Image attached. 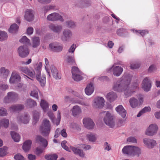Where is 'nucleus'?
Masks as SVG:
<instances>
[{
  "label": "nucleus",
  "mask_w": 160,
  "mask_h": 160,
  "mask_svg": "<svg viewBox=\"0 0 160 160\" xmlns=\"http://www.w3.org/2000/svg\"><path fill=\"white\" fill-rule=\"evenodd\" d=\"M132 76L130 75H124L120 79L114 82L112 87L113 89L118 92L123 91L126 97L131 96L134 91L133 88H137L138 86L137 83L134 86L129 87Z\"/></svg>",
  "instance_id": "1"
},
{
  "label": "nucleus",
  "mask_w": 160,
  "mask_h": 160,
  "mask_svg": "<svg viewBox=\"0 0 160 160\" xmlns=\"http://www.w3.org/2000/svg\"><path fill=\"white\" fill-rule=\"evenodd\" d=\"M124 154L128 155L139 157L141 153V149L138 147L134 146H125L122 149Z\"/></svg>",
  "instance_id": "2"
},
{
  "label": "nucleus",
  "mask_w": 160,
  "mask_h": 160,
  "mask_svg": "<svg viewBox=\"0 0 160 160\" xmlns=\"http://www.w3.org/2000/svg\"><path fill=\"white\" fill-rule=\"evenodd\" d=\"M42 66V63L41 62H40L36 64L35 67V69L36 72H35L36 78L39 82L41 85L42 87H43L45 85L46 79L45 75H42V77L40 76Z\"/></svg>",
  "instance_id": "3"
},
{
  "label": "nucleus",
  "mask_w": 160,
  "mask_h": 160,
  "mask_svg": "<svg viewBox=\"0 0 160 160\" xmlns=\"http://www.w3.org/2000/svg\"><path fill=\"white\" fill-rule=\"evenodd\" d=\"M158 127L156 123H152L150 124L145 130V134L149 137L153 136L158 132Z\"/></svg>",
  "instance_id": "4"
},
{
  "label": "nucleus",
  "mask_w": 160,
  "mask_h": 160,
  "mask_svg": "<svg viewBox=\"0 0 160 160\" xmlns=\"http://www.w3.org/2000/svg\"><path fill=\"white\" fill-rule=\"evenodd\" d=\"M72 78L73 80L77 82L82 80L83 77L82 72L76 66L72 67Z\"/></svg>",
  "instance_id": "5"
},
{
  "label": "nucleus",
  "mask_w": 160,
  "mask_h": 160,
  "mask_svg": "<svg viewBox=\"0 0 160 160\" xmlns=\"http://www.w3.org/2000/svg\"><path fill=\"white\" fill-rule=\"evenodd\" d=\"M50 124L48 120L45 119L40 128L41 133L44 135L48 134L50 131Z\"/></svg>",
  "instance_id": "6"
},
{
  "label": "nucleus",
  "mask_w": 160,
  "mask_h": 160,
  "mask_svg": "<svg viewBox=\"0 0 160 160\" xmlns=\"http://www.w3.org/2000/svg\"><path fill=\"white\" fill-rule=\"evenodd\" d=\"M103 120L105 124L111 128H113L115 126V122L113 116L111 113L107 112Z\"/></svg>",
  "instance_id": "7"
},
{
  "label": "nucleus",
  "mask_w": 160,
  "mask_h": 160,
  "mask_svg": "<svg viewBox=\"0 0 160 160\" xmlns=\"http://www.w3.org/2000/svg\"><path fill=\"white\" fill-rule=\"evenodd\" d=\"M107 71L108 72H110L112 71L113 74L114 76L118 77L122 74L123 69L120 66H115V64L111 67L107 69Z\"/></svg>",
  "instance_id": "8"
},
{
  "label": "nucleus",
  "mask_w": 160,
  "mask_h": 160,
  "mask_svg": "<svg viewBox=\"0 0 160 160\" xmlns=\"http://www.w3.org/2000/svg\"><path fill=\"white\" fill-rule=\"evenodd\" d=\"M104 102L105 100L103 98L98 97L94 100L92 106L95 108H101L104 106Z\"/></svg>",
  "instance_id": "9"
},
{
  "label": "nucleus",
  "mask_w": 160,
  "mask_h": 160,
  "mask_svg": "<svg viewBox=\"0 0 160 160\" xmlns=\"http://www.w3.org/2000/svg\"><path fill=\"white\" fill-rule=\"evenodd\" d=\"M47 18L48 20L52 22L58 20L61 22L64 21L62 16L57 12H53L49 14L47 16Z\"/></svg>",
  "instance_id": "10"
},
{
  "label": "nucleus",
  "mask_w": 160,
  "mask_h": 160,
  "mask_svg": "<svg viewBox=\"0 0 160 160\" xmlns=\"http://www.w3.org/2000/svg\"><path fill=\"white\" fill-rule=\"evenodd\" d=\"M141 86L144 91L148 92L150 91L152 87V83L150 78L149 77L145 78L142 81Z\"/></svg>",
  "instance_id": "11"
},
{
  "label": "nucleus",
  "mask_w": 160,
  "mask_h": 160,
  "mask_svg": "<svg viewBox=\"0 0 160 160\" xmlns=\"http://www.w3.org/2000/svg\"><path fill=\"white\" fill-rule=\"evenodd\" d=\"M18 70L22 73L26 74L32 78L35 77L36 73L35 71L34 70L31 71L27 67H19Z\"/></svg>",
  "instance_id": "12"
},
{
  "label": "nucleus",
  "mask_w": 160,
  "mask_h": 160,
  "mask_svg": "<svg viewBox=\"0 0 160 160\" xmlns=\"http://www.w3.org/2000/svg\"><path fill=\"white\" fill-rule=\"evenodd\" d=\"M30 118L28 114L25 113L22 115L19 114L17 117V121L19 123L27 124L28 123Z\"/></svg>",
  "instance_id": "13"
},
{
  "label": "nucleus",
  "mask_w": 160,
  "mask_h": 160,
  "mask_svg": "<svg viewBox=\"0 0 160 160\" xmlns=\"http://www.w3.org/2000/svg\"><path fill=\"white\" fill-rule=\"evenodd\" d=\"M18 97V94L15 92H9L8 93L7 96L5 98L4 101L6 103L9 102L17 100Z\"/></svg>",
  "instance_id": "14"
},
{
  "label": "nucleus",
  "mask_w": 160,
  "mask_h": 160,
  "mask_svg": "<svg viewBox=\"0 0 160 160\" xmlns=\"http://www.w3.org/2000/svg\"><path fill=\"white\" fill-rule=\"evenodd\" d=\"M48 114L54 124H56L57 126L59 124L61 120V113L59 111H58L57 119L55 118L54 114L52 111L48 112Z\"/></svg>",
  "instance_id": "15"
},
{
  "label": "nucleus",
  "mask_w": 160,
  "mask_h": 160,
  "mask_svg": "<svg viewBox=\"0 0 160 160\" xmlns=\"http://www.w3.org/2000/svg\"><path fill=\"white\" fill-rule=\"evenodd\" d=\"M21 80V77L19 74L16 71H13L9 79V82L11 84H13Z\"/></svg>",
  "instance_id": "16"
},
{
  "label": "nucleus",
  "mask_w": 160,
  "mask_h": 160,
  "mask_svg": "<svg viewBox=\"0 0 160 160\" xmlns=\"http://www.w3.org/2000/svg\"><path fill=\"white\" fill-rule=\"evenodd\" d=\"M63 36L61 39L63 41H67L69 40L72 36V33L69 29H66L63 30L62 32Z\"/></svg>",
  "instance_id": "17"
},
{
  "label": "nucleus",
  "mask_w": 160,
  "mask_h": 160,
  "mask_svg": "<svg viewBox=\"0 0 160 160\" xmlns=\"http://www.w3.org/2000/svg\"><path fill=\"white\" fill-rule=\"evenodd\" d=\"M83 123L84 127L88 129H93L95 124L93 121L90 118H87L83 119Z\"/></svg>",
  "instance_id": "18"
},
{
  "label": "nucleus",
  "mask_w": 160,
  "mask_h": 160,
  "mask_svg": "<svg viewBox=\"0 0 160 160\" xmlns=\"http://www.w3.org/2000/svg\"><path fill=\"white\" fill-rule=\"evenodd\" d=\"M19 55L22 58L27 57L29 53V51L27 47L26 46H21L18 49Z\"/></svg>",
  "instance_id": "19"
},
{
  "label": "nucleus",
  "mask_w": 160,
  "mask_h": 160,
  "mask_svg": "<svg viewBox=\"0 0 160 160\" xmlns=\"http://www.w3.org/2000/svg\"><path fill=\"white\" fill-rule=\"evenodd\" d=\"M34 18V12L32 9H27L25 12L24 19L27 21L30 22L32 21Z\"/></svg>",
  "instance_id": "20"
},
{
  "label": "nucleus",
  "mask_w": 160,
  "mask_h": 160,
  "mask_svg": "<svg viewBox=\"0 0 160 160\" xmlns=\"http://www.w3.org/2000/svg\"><path fill=\"white\" fill-rule=\"evenodd\" d=\"M50 30L53 32L59 34L61 32L62 27V26L54 23H51L48 26Z\"/></svg>",
  "instance_id": "21"
},
{
  "label": "nucleus",
  "mask_w": 160,
  "mask_h": 160,
  "mask_svg": "<svg viewBox=\"0 0 160 160\" xmlns=\"http://www.w3.org/2000/svg\"><path fill=\"white\" fill-rule=\"evenodd\" d=\"M49 46L52 50L56 52L61 51L63 48V45L58 43H51Z\"/></svg>",
  "instance_id": "22"
},
{
  "label": "nucleus",
  "mask_w": 160,
  "mask_h": 160,
  "mask_svg": "<svg viewBox=\"0 0 160 160\" xmlns=\"http://www.w3.org/2000/svg\"><path fill=\"white\" fill-rule=\"evenodd\" d=\"M115 110L122 118H124L126 117L127 112L122 105H119L116 107Z\"/></svg>",
  "instance_id": "23"
},
{
  "label": "nucleus",
  "mask_w": 160,
  "mask_h": 160,
  "mask_svg": "<svg viewBox=\"0 0 160 160\" xmlns=\"http://www.w3.org/2000/svg\"><path fill=\"white\" fill-rule=\"evenodd\" d=\"M10 73V71L5 67H2L0 68V76L3 78H6Z\"/></svg>",
  "instance_id": "24"
},
{
  "label": "nucleus",
  "mask_w": 160,
  "mask_h": 160,
  "mask_svg": "<svg viewBox=\"0 0 160 160\" xmlns=\"http://www.w3.org/2000/svg\"><path fill=\"white\" fill-rule=\"evenodd\" d=\"M106 97L108 100L110 102L115 101L117 98L116 93L113 91H111L108 93Z\"/></svg>",
  "instance_id": "25"
},
{
  "label": "nucleus",
  "mask_w": 160,
  "mask_h": 160,
  "mask_svg": "<svg viewBox=\"0 0 160 160\" xmlns=\"http://www.w3.org/2000/svg\"><path fill=\"white\" fill-rule=\"evenodd\" d=\"M70 148L75 154L78 155L81 157H84L85 154L82 150L73 146H71Z\"/></svg>",
  "instance_id": "26"
},
{
  "label": "nucleus",
  "mask_w": 160,
  "mask_h": 160,
  "mask_svg": "<svg viewBox=\"0 0 160 160\" xmlns=\"http://www.w3.org/2000/svg\"><path fill=\"white\" fill-rule=\"evenodd\" d=\"M71 111L72 115L74 117L79 115L82 112L81 108L78 105L73 106Z\"/></svg>",
  "instance_id": "27"
},
{
  "label": "nucleus",
  "mask_w": 160,
  "mask_h": 160,
  "mask_svg": "<svg viewBox=\"0 0 160 160\" xmlns=\"http://www.w3.org/2000/svg\"><path fill=\"white\" fill-rule=\"evenodd\" d=\"M94 91V88L92 83L88 84L85 89V92L86 94L89 96L91 95Z\"/></svg>",
  "instance_id": "28"
},
{
  "label": "nucleus",
  "mask_w": 160,
  "mask_h": 160,
  "mask_svg": "<svg viewBox=\"0 0 160 160\" xmlns=\"http://www.w3.org/2000/svg\"><path fill=\"white\" fill-rule=\"evenodd\" d=\"M129 102L131 107L132 108H136L139 106L138 101L134 98H131Z\"/></svg>",
  "instance_id": "29"
},
{
  "label": "nucleus",
  "mask_w": 160,
  "mask_h": 160,
  "mask_svg": "<svg viewBox=\"0 0 160 160\" xmlns=\"http://www.w3.org/2000/svg\"><path fill=\"white\" fill-rule=\"evenodd\" d=\"M50 68L53 77L56 79H60V76L59 75L58 71L55 66L51 65Z\"/></svg>",
  "instance_id": "30"
},
{
  "label": "nucleus",
  "mask_w": 160,
  "mask_h": 160,
  "mask_svg": "<svg viewBox=\"0 0 160 160\" xmlns=\"http://www.w3.org/2000/svg\"><path fill=\"white\" fill-rule=\"evenodd\" d=\"M24 106L23 105L18 104L12 105L9 108L11 112H15L18 110H21L24 108Z\"/></svg>",
  "instance_id": "31"
},
{
  "label": "nucleus",
  "mask_w": 160,
  "mask_h": 160,
  "mask_svg": "<svg viewBox=\"0 0 160 160\" xmlns=\"http://www.w3.org/2000/svg\"><path fill=\"white\" fill-rule=\"evenodd\" d=\"M25 105L28 107L31 108L36 106L37 104L36 102L33 100L29 99L26 100Z\"/></svg>",
  "instance_id": "32"
},
{
  "label": "nucleus",
  "mask_w": 160,
  "mask_h": 160,
  "mask_svg": "<svg viewBox=\"0 0 160 160\" xmlns=\"http://www.w3.org/2000/svg\"><path fill=\"white\" fill-rule=\"evenodd\" d=\"M32 141H25L22 146L23 150L26 152L29 151L31 147Z\"/></svg>",
  "instance_id": "33"
},
{
  "label": "nucleus",
  "mask_w": 160,
  "mask_h": 160,
  "mask_svg": "<svg viewBox=\"0 0 160 160\" xmlns=\"http://www.w3.org/2000/svg\"><path fill=\"white\" fill-rule=\"evenodd\" d=\"M67 54V57L66 59L67 62L69 64L72 65L76 64V62L74 57V54L72 56H70Z\"/></svg>",
  "instance_id": "34"
},
{
  "label": "nucleus",
  "mask_w": 160,
  "mask_h": 160,
  "mask_svg": "<svg viewBox=\"0 0 160 160\" xmlns=\"http://www.w3.org/2000/svg\"><path fill=\"white\" fill-rule=\"evenodd\" d=\"M32 47L35 48L39 46L40 44V40L38 37H35L32 38Z\"/></svg>",
  "instance_id": "35"
},
{
  "label": "nucleus",
  "mask_w": 160,
  "mask_h": 160,
  "mask_svg": "<svg viewBox=\"0 0 160 160\" xmlns=\"http://www.w3.org/2000/svg\"><path fill=\"white\" fill-rule=\"evenodd\" d=\"M151 108L150 107H145L138 112L137 115V117H140L144 113L150 112L151 111Z\"/></svg>",
  "instance_id": "36"
},
{
  "label": "nucleus",
  "mask_w": 160,
  "mask_h": 160,
  "mask_svg": "<svg viewBox=\"0 0 160 160\" xmlns=\"http://www.w3.org/2000/svg\"><path fill=\"white\" fill-rule=\"evenodd\" d=\"M144 144L149 148H152L156 144V141H143Z\"/></svg>",
  "instance_id": "37"
},
{
  "label": "nucleus",
  "mask_w": 160,
  "mask_h": 160,
  "mask_svg": "<svg viewBox=\"0 0 160 160\" xmlns=\"http://www.w3.org/2000/svg\"><path fill=\"white\" fill-rule=\"evenodd\" d=\"M86 137V139L88 140H95L98 139L96 134L90 132L87 133Z\"/></svg>",
  "instance_id": "38"
},
{
  "label": "nucleus",
  "mask_w": 160,
  "mask_h": 160,
  "mask_svg": "<svg viewBox=\"0 0 160 160\" xmlns=\"http://www.w3.org/2000/svg\"><path fill=\"white\" fill-rule=\"evenodd\" d=\"M8 35L7 33L4 31L0 30V41H3L7 40Z\"/></svg>",
  "instance_id": "39"
},
{
  "label": "nucleus",
  "mask_w": 160,
  "mask_h": 160,
  "mask_svg": "<svg viewBox=\"0 0 160 160\" xmlns=\"http://www.w3.org/2000/svg\"><path fill=\"white\" fill-rule=\"evenodd\" d=\"M39 90L38 88L35 86L34 87L33 89L32 90L30 93V95L37 99H38Z\"/></svg>",
  "instance_id": "40"
},
{
  "label": "nucleus",
  "mask_w": 160,
  "mask_h": 160,
  "mask_svg": "<svg viewBox=\"0 0 160 160\" xmlns=\"http://www.w3.org/2000/svg\"><path fill=\"white\" fill-rule=\"evenodd\" d=\"M18 26L16 24H13L10 26L8 31L10 33H15L18 31Z\"/></svg>",
  "instance_id": "41"
},
{
  "label": "nucleus",
  "mask_w": 160,
  "mask_h": 160,
  "mask_svg": "<svg viewBox=\"0 0 160 160\" xmlns=\"http://www.w3.org/2000/svg\"><path fill=\"white\" fill-rule=\"evenodd\" d=\"M40 106L44 112L47 111L48 108V104L46 101L42 100L40 102Z\"/></svg>",
  "instance_id": "42"
},
{
  "label": "nucleus",
  "mask_w": 160,
  "mask_h": 160,
  "mask_svg": "<svg viewBox=\"0 0 160 160\" xmlns=\"http://www.w3.org/2000/svg\"><path fill=\"white\" fill-rule=\"evenodd\" d=\"M40 113L39 112L35 110L33 112V119L35 123H36L39 120L40 117Z\"/></svg>",
  "instance_id": "43"
},
{
  "label": "nucleus",
  "mask_w": 160,
  "mask_h": 160,
  "mask_svg": "<svg viewBox=\"0 0 160 160\" xmlns=\"http://www.w3.org/2000/svg\"><path fill=\"white\" fill-rule=\"evenodd\" d=\"M9 124V120L7 119L3 118L0 121V124L1 126H2L5 128H8Z\"/></svg>",
  "instance_id": "44"
},
{
  "label": "nucleus",
  "mask_w": 160,
  "mask_h": 160,
  "mask_svg": "<svg viewBox=\"0 0 160 160\" xmlns=\"http://www.w3.org/2000/svg\"><path fill=\"white\" fill-rule=\"evenodd\" d=\"M58 157V155L54 154L46 155L45 156V158L47 160H57Z\"/></svg>",
  "instance_id": "45"
},
{
  "label": "nucleus",
  "mask_w": 160,
  "mask_h": 160,
  "mask_svg": "<svg viewBox=\"0 0 160 160\" xmlns=\"http://www.w3.org/2000/svg\"><path fill=\"white\" fill-rule=\"evenodd\" d=\"M131 30L133 32L135 33L137 35L140 34L141 36H144L146 34L148 33V31L146 30H139L138 31L136 30L132 29Z\"/></svg>",
  "instance_id": "46"
},
{
  "label": "nucleus",
  "mask_w": 160,
  "mask_h": 160,
  "mask_svg": "<svg viewBox=\"0 0 160 160\" xmlns=\"http://www.w3.org/2000/svg\"><path fill=\"white\" fill-rule=\"evenodd\" d=\"M45 69L47 72V73L48 74V77L49 78H50V71L49 69V68L50 66L49 62L48 61V60L47 59V58H45Z\"/></svg>",
  "instance_id": "47"
},
{
  "label": "nucleus",
  "mask_w": 160,
  "mask_h": 160,
  "mask_svg": "<svg viewBox=\"0 0 160 160\" xmlns=\"http://www.w3.org/2000/svg\"><path fill=\"white\" fill-rule=\"evenodd\" d=\"M10 134L13 140H20V137L18 133L14 131H11Z\"/></svg>",
  "instance_id": "48"
},
{
  "label": "nucleus",
  "mask_w": 160,
  "mask_h": 160,
  "mask_svg": "<svg viewBox=\"0 0 160 160\" xmlns=\"http://www.w3.org/2000/svg\"><path fill=\"white\" fill-rule=\"evenodd\" d=\"M7 147L5 146H4L2 148H0V157H3L7 154Z\"/></svg>",
  "instance_id": "49"
},
{
  "label": "nucleus",
  "mask_w": 160,
  "mask_h": 160,
  "mask_svg": "<svg viewBox=\"0 0 160 160\" xmlns=\"http://www.w3.org/2000/svg\"><path fill=\"white\" fill-rule=\"evenodd\" d=\"M140 67V64L137 62H132L130 63V67L132 69H137Z\"/></svg>",
  "instance_id": "50"
},
{
  "label": "nucleus",
  "mask_w": 160,
  "mask_h": 160,
  "mask_svg": "<svg viewBox=\"0 0 160 160\" xmlns=\"http://www.w3.org/2000/svg\"><path fill=\"white\" fill-rule=\"evenodd\" d=\"M67 26L69 28H72L75 27V23L71 20L65 22Z\"/></svg>",
  "instance_id": "51"
},
{
  "label": "nucleus",
  "mask_w": 160,
  "mask_h": 160,
  "mask_svg": "<svg viewBox=\"0 0 160 160\" xmlns=\"http://www.w3.org/2000/svg\"><path fill=\"white\" fill-rule=\"evenodd\" d=\"M7 114V111L5 108L0 107V116H6Z\"/></svg>",
  "instance_id": "52"
},
{
  "label": "nucleus",
  "mask_w": 160,
  "mask_h": 160,
  "mask_svg": "<svg viewBox=\"0 0 160 160\" xmlns=\"http://www.w3.org/2000/svg\"><path fill=\"white\" fill-rule=\"evenodd\" d=\"M19 41L25 44H28L30 43V40L25 36L23 37Z\"/></svg>",
  "instance_id": "53"
},
{
  "label": "nucleus",
  "mask_w": 160,
  "mask_h": 160,
  "mask_svg": "<svg viewBox=\"0 0 160 160\" xmlns=\"http://www.w3.org/2000/svg\"><path fill=\"white\" fill-rule=\"evenodd\" d=\"M66 143V141H63L61 143L62 146L64 149L70 152L71 151L70 149L65 144Z\"/></svg>",
  "instance_id": "54"
},
{
  "label": "nucleus",
  "mask_w": 160,
  "mask_h": 160,
  "mask_svg": "<svg viewBox=\"0 0 160 160\" xmlns=\"http://www.w3.org/2000/svg\"><path fill=\"white\" fill-rule=\"evenodd\" d=\"M14 158L16 160H24V157L19 153L15 155Z\"/></svg>",
  "instance_id": "55"
},
{
  "label": "nucleus",
  "mask_w": 160,
  "mask_h": 160,
  "mask_svg": "<svg viewBox=\"0 0 160 160\" xmlns=\"http://www.w3.org/2000/svg\"><path fill=\"white\" fill-rule=\"evenodd\" d=\"M38 143L42 146L46 148L48 144L47 141H39Z\"/></svg>",
  "instance_id": "56"
},
{
  "label": "nucleus",
  "mask_w": 160,
  "mask_h": 160,
  "mask_svg": "<svg viewBox=\"0 0 160 160\" xmlns=\"http://www.w3.org/2000/svg\"><path fill=\"white\" fill-rule=\"evenodd\" d=\"M156 69V67L154 65H152L150 66L148 69V72L151 73L155 71Z\"/></svg>",
  "instance_id": "57"
},
{
  "label": "nucleus",
  "mask_w": 160,
  "mask_h": 160,
  "mask_svg": "<svg viewBox=\"0 0 160 160\" xmlns=\"http://www.w3.org/2000/svg\"><path fill=\"white\" fill-rule=\"evenodd\" d=\"M76 48V46L75 44H73L70 47V48L68 50V53H73Z\"/></svg>",
  "instance_id": "58"
},
{
  "label": "nucleus",
  "mask_w": 160,
  "mask_h": 160,
  "mask_svg": "<svg viewBox=\"0 0 160 160\" xmlns=\"http://www.w3.org/2000/svg\"><path fill=\"white\" fill-rule=\"evenodd\" d=\"M43 151L42 149L40 147H38L36 149L35 153L37 155L39 156L42 152Z\"/></svg>",
  "instance_id": "59"
},
{
  "label": "nucleus",
  "mask_w": 160,
  "mask_h": 160,
  "mask_svg": "<svg viewBox=\"0 0 160 160\" xmlns=\"http://www.w3.org/2000/svg\"><path fill=\"white\" fill-rule=\"evenodd\" d=\"M33 32V28L32 27H28L27 30V33L28 35L32 34Z\"/></svg>",
  "instance_id": "60"
},
{
  "label": "nucleus",
  "mask_w": 160,
  "mask_h": 160,
  "mask_svg": "<svg viewBox=\"0 0 160 160\" xmlns=\"http://www.w3.org/2000/svg\"><path fill=\"white\" fill-rule=\"evenodd\" d=\"M81 146L85 150H88L91 148V146L88 145L81 144Z\"/></svg>",
  "instance_id": "61"
},
{
  "label": "nucleus",
  "mask_w": 160,
  "mask_h": 160,
  "mask_svg": "<svg viewBox=\"0 0 160 160\" xmlns=\"http://www.w3.org/2000/svg\"><path fill=\"white\" fill-rule=\"evenodd\" d=\"M104 149L107 151H109L111 149L110 145L108 144L107 142H105L104 144Z\"/></svg>",
  "instance_id": "62"
},
{
  "label": "nucleus",
  "mask_w": 160,
  "mask_h": 160,
  "mask_svg": "<svg viewBox=\"0 0 160 160\" xmlns=\"http://www.w3.org/2000/svg\"><path fill=\"white\" fill-rule=\"evenodd\" d=\"M70 127L71 128H72L76 129L78 130L80 129L79 126L75 123L72 124H71Z\"/></svg>",
  "instance_id": "63"
},
{
  "label": "nucleus",
  "mask_w": 160,
  "mask_h": 160,
  "mask_svg": "<svg viewBox=\"0 0 160 160\" xmlns=\"http://www.w3.org/2000/svg\"><path fill=\"white\" fill-rule=\"evenodd\" d=\"M125 120L122 119H120L119 120L118 122V125L119 126H121L124 125L125 124Z\"/></svg>",
  "instance_id": "64"
}]
</instances>
